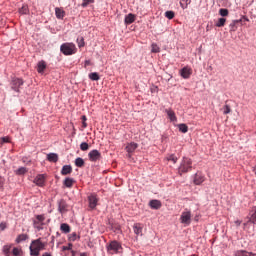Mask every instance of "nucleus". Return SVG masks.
Wrapping results in <instances>:
<instances>
[{"label":"nucleus","instance_id":"28","mask_svg":"<svg viewBox=\"0 0 256 256\" xmlns=\"http://www.w3.org/2000/svg\"><path fill=\"white\" fill-rule=\"evenodd\" d=\"M55 15L58 19H63L65 17V12L61 8H55Z\"/></svg>","mask_w":256,"mask_h":256},{"label":"nucleus","instance_id":"1","mask_svg":"<svg viewBox=\"0 0 256 256\" xmlns=\"http://www.w3.org/2000/svg\"><path fill=\"white\" fill-rule=\"evenodd\" d=\"M46 244L41 241V238L36 240H32L30 244V255L31 256H39L41 251L45 249Z\"/></svg>","mask_w":256,"mask_h":256},{"label":"nucleus","instance_id":"60","mask_svg":"<svg viewBox=\"0 0 256 256\" xmlns=\"http://www.w3.org/2000/svg\"><path fill=\"white\" fill-rule=\"evenodd\" d=\"M72 253H73L72 255L75 256V252H72Z\"/></svg>","mask_w":256,"mask_h":256},{"label":"nucleus","instance_id":"51","mask_svg":"<svg viewBox=\"0 0 256 256\" xmlns=\"http://www.w3.org/2000/svg\"><path fill=\"white\" fill-rule=\"evenodd\" d=\"M235 225H237V227H239L241 225V220H236Z\"/></svg>","mask_w":256,"mask_h":256},{"label":"nucleus","instance_id":"12","mask_svg":"<svg viewBox=\"0 0 256 256\" xmlns=\"http://www.w3.org/2000/svg\"><path fill=\"white\" fill-rule=\"evenodd\" d=\"M205 181V176L201 172H197L194 175V184L195 185H201Z\"/></svg>","mask_w":256,"mask_h":256},{"label":"nucleus","instance_id":"52","mask_svg":"<svg viewBox=\"0 0 256 256\" xmlns=\"http://www.w3.org/2000/svg\"><path fill=\"white\" fill-rule=\"evenodd\" d=\"M42 256H52V255L49 252H45L44 254H42Z\"/></svg>","mask_w":256,"mask_h":256},{"label":"nucleus","instance_id":"14","mask_svg":"<svg viewBox=\"0 0 256 256\" xmlns=\"http://www.w3.org/2000/svg\"><path fill=\"white\" fill-rule=\"evenodd\" d=\"M133 231L135 233V235H140L142 236L143 235V224L141 223H135L133 225Z\"/></svg>","mask_w":256,"mask_h":256},{"label":"nucleus","instance_id":"44","mask_svg":"<svg viewBox=\"0 0 256 256\" xmlns=\"http://www.w3.org/2000/svg\"><path fill=\"white\" fill-rule=\"evenodd\" d=\"M229 113H231V107H229V105H225L224 107H223V114L224 115H229Z\"/></svg>","mask_w":256,"mask_h":256},{"label":"nucleus","instance_id":"46","mask_svg":"<svg viewBox=\"0 0 256 256\" xmlns=\"http://www.w3.org/2000/svg\"><path fill=\"white\" fill-rule=\"evenodd\" d=\"M12 254H13L14 256H19V255H21V249H19V248H17V247L13 248Z\"/></svg>","mask_w":256,"mask_h":256},{"label":"nucleus","instance_id":"5","mask_svg":"<svg viewBox=\"0 0 256 256\" xmlns=\"http://www.w3.org/2000/svg\"><path fill=\"white\" fill-rule=\"evenodd\" d=\"M43 225H45V215L39 214L33 219V227L36 231H43Z\"/></svg>","mask_w":256,"mask_h":256},{"label":"nucleus","instance_id":"38","mask_svg":"<svg viewBox=\"0 0 256 256\" xmlns=\"http://www.w3.org/2000/svg\"><path fill=\"white\" fill-rule=\"evenodd\" d=\"M151 47H152L151 49L152 53H159V51H161V48H159V46L156 43H153Z\"/></svg>","mask_w":256,"mask_h":256},{"label":"nucleus","instance_id":"39","mask_svg":"<svg viewBox=\"0 0 256 256\" xmlns=\"http://www.w3.org/2000/svg\"><path fill=\"white\" fill-rule=\"evenodd\" d=\"M219 15H221V17H227V15H229V10H227L225 8H221L219 10Z\"/></svg>","mask_w":256,"mask_h":256},{"label":"nucleus","instance_id":"22","mask_svg":"<svg viewBox=\"0 0 256 256\" xmlns=\"http://www.w3.org/2000/svg\"><path fill=\"white\" fill-rule=\"evenodd\" d=\"M235 256H256V254L245 250H238L235 252Z\"/></svg>","mask_w":256,"mask_h":256},{"label":"nucleus","instance_id":"43","mask_svg":"<svg viewBox=\"0 0 256 256\" xmlns=\"http://www.w3.org/2000/svg\"><path fill=\"white\" fill-rule=\"evenodd\" d=\"M81 151H87L89 149V144L87 142H82L80 144Z\"/></svg>","mask_w":256,"mask_h":256},{"label":"nucleus","instance_id":"31","mask_svg":"<svg viewBox=\"0 0 256 256\" xmlns=\"http://www.w3.org/2000/svg\"><path fill=\"white\" fill-rule=\"evenodd\" d=\"M85 165V160L83 158L78 157L75 159V166L76 167H83Z\"/></svg>","mask_w":256,"mask_h":256},{"label":"nucleus","instance_id":"24","mask_svg":"<svg viewBox=\"0 0 256 256\" xmlns=\"http://www.w3.org/2000/svg\"><path fill=\"white\" fill-rule=\"evenodd\" d=\"M138 145L135 142H131L130 144H128L126 146V151L127 153H133V151H135V149H137Z\"/></svg>","mask_w":256,"mask_h":256},{"label":"nucleus","instance_id":"2","mask_svg":"<svg viewBox=\"0 0 256 256\" xmlns=\"http://www.w3.org/2000/svg\"><path fill=\"white\" fill-rule=\"evenodd\" d=\"M193 169V161L190 158L184 157L178 168V173L183 175V173H189Z\"/></svg>","mask_w":256,"mask_h":256},{"label":"nucleus","instance_id":"35","mask_svg":"<svg viewBox=\"0 0 256 256\" xmlns=\"http://www.w3.org/2000/svg\"><path fill=\"white\" fill-rule=\"evenodd\" d=\"M76 41L80 49L81 47H85V39L83 37H78Z\"/></svg>","mask_w":256,"mask_h":256},{"label":"nucleus","instance_id":"57","mask_svg":"<svg viewBox=\"0 0 256 256\" xmlns=\"http://www.w3.org/2000/svg\"><path fill=\"white\" fill-rule=\"evenodd\" d=\"M245 19V21H249V18H244Z\"/></svg>","mask_w":256,"mask_h":256},{"label":"nucleus","instance_id":"11","mask_svg":"<svg viewBox=\"0 0 256 256\" xmlns=\"http://www.w3.org/2000/svg\"><path fill=\"white\" fill-rule=\"evenodd\" d=\"M192 70L189 67H184L180 70V75L183 79H189L191 77Z\"/></svg>","mask_w":256,"mask_h":256},{"label":"nucleus","instance_id":"47","mask_svg":"<svg viewBox=\"0 0 256 256\" xmlns=\"http://www.w3.org/2000/svg\"><path fill=\"white\" fill-rule=\"evenodd\" d=\"M73 249V244H68L67 246L62 247V251H71Z\"/></svg>","mask_w":256,"mask_h":256},{"label":"nucleus","instance_id":"36","mask_svg":"<svg viewBox=\"0 0 256 256\" xmlns=\"http://www.w3.org/2000/svg\"><path fill=\"white\" fill-rule=\"evenodd\" d=\"M16 175H25L27 173V168L25 167H20L15 171Z\"/></svg>","mask_w":256,"mask_h":256},{"label":"nucleus","instance_id":"56","mask_svg":"<svg viewBox=\"0 0 256 256\" xmlns=\"http://www.w3.org/2000/svg\"><path fill=\"white\" fill-rule=\"evenodd\" d=\"M53 241H55V236H52V243H53Z\"/></svg>","mask_w":256,"mask_h":256},{"label":"nucleus","instance_id":"29","mask_svg":"<svg viewBox=\"0 0 256 256\" xmlns=\"http://www.w3.org/2000/svg\"><path fill=\"white\" fill-rule=\"evenodd\" d=\"M89 79L91 81H99V79H101V77L99 76V73L97 72H92L88 75Z\"/></svg>","mask_w":256,"mask_h":256},{"label":"nucleus","instance_id":"32","mask_svg":"<svg viewBox=\"0 0 256 256\" xmlns=\"http://www.w3.org/2000/svg\"><path fill=\"white\" fill-rule=\"evenodd\" d=\"M19 13H20V15H27V13H29V7L27 5H23L19 9Z\"/></svg>","mask_w":256,"mask_h":256},{"label":"nucleus","instance_id":"30","mask_svg":"<svg viewBox=\"0 0 256 256\" xmlns=\"http://www.w3.org/2000/svg\"><path fill=\"white\" fill-rule=\"evenodd\" d=\"M191 5V0H180V7L182 9H187Z\"/></svg>","mask_w":256,"mask_h":256},{"label":"nucleus","instance_id":"7","mask_svg":"<svg viewBox=\"0 0 256 256\" xmlns=\"http://www.w3.org/2000/svg\"><path fill=\"white\" fill-rule=\"evenodd\" d=\"M180 222L183 225H191V211L186 210V211L182 212V214L180 216Z\"/></svg>","mask_w":256,"mask_h":256},{"label":"nucleus","instance_id":"18","mask_svg":"<svg viewBox=\"0 0 256 256\" xmlns=\"http://www.w3.org/2000/svg\"><path fill=\"white\" fill-rule=\"evenodd\" d=\"M47 159L50 163H57V161H59V155H57V153H49Z\"/></svg>","mask_w":256,"mask_h":256},{"label":"nucleus","instance_id":"3","mask_svg":"<svg viewBox=\"0 0 256 256\" xmlns=\"http://www.w3.org/2000/svg\"><path fill=\"white\" fill-rule=\"evenodd\" d=\"M60 51L63 53V55H75L77 48L73 43H64L60 46Z\"/></svg>","mask_w":256,"mask_h":256},{"label":"nucleus","instance_id":"33","mask_svg":"<svg viewBox=\"0 0 256 256\" xmlns=\"http://www.w3.org/2000/svg\"><path fill=\"white\" fill-rule=\"evenodd\" d=\"M178 129L181 133H187L189 131V127L186 124H179Z\"/></svg>","mask_w":256,"mask_h":256},{"label":"nucleus","instance_id":"6","mask_svg":"<svg viewBox=\"0 0 256 256\" xmlns=\"http://www.w3.org/2000/svg\"><path fill=\"white\" fill-rule=\"evenodd\" d=\"M99 203V198H97V194L92 193L88 195V207L90 209H95Z\"/></svg>","mask_w":256,"mask_h":256},{"label":"nucleus","instance_id":"8","mask_svg":"<svg viewBox=\"0 0 256 256\" xmlns=\"http://www.w3.org/2000/svg\"><path fill=\"white\" fill-rule=\"evenodd\" d=\"M23 79L21 78H12L11 80V89L16 93H19V87L23 85Z\"/></svg>","mask_w":256,"mask_h":256},{"label":"nucleus","instance_id":"16","mask_svg":"<svg viewBox=\"0 0 256 256\" xmlns=\"http://www.w3.org/2000/svg\"><path fill=\"white\" fill-rule=\"evenodd\" d=\"M249 223L256 225V206H254L250 211Z\"/></svg>","mask_w":256,"mask_h":256},{"label":"nucleus","instance_id":"15","mask_svg":"<svg viewBox=\"0 0 256 256\" xmlns=\"http://www.w3.org/2000/svg\"><path fill=\"white\" fill-rule=\"evenodd\" d=\"M73 173V167L71 165H64L61 170V175H71Z\"/></svg>","mask_w":256,"mask_h":256},{"label":"nucleus","instance_id":"19","mask_svg":"<svg viewBox=\"0 0 256 256\" xmlns=\"http://www.w3.org/2000/svg\"><path fill=\"white\" fill-rule=\"evenodd\" d=\"M165 113L168 115V119H170V121L175 122L177 121V116H175V112L171 109H166Z\"/></svg>","mask_w":256,"mask_h":256},{"label":"nucleus","instance_id":"53","mask_svg":"<svg viewBox=\"0 0 256 256\" xmlns=\"http://www.w3.org/2000/svg\"><path fill=\"white\" fill-rule=\"evenodd\" d=\"M82 121H87V116H82Z\"/></svg>","mask_w":256,"mask_h":256},{"label":"nucleus","instance_id":"9","mask_svg":"<svg viewBox=\"0 0 256 256\" xmlns=\"http://www.w3.org/2000/svg\"><path fill=\"white\" fill-rule=\"evenodd\" d=\"M88 157H89L90 161L95 163L96 161H99V159H101V152H99V150H97V149L91 150L88 153Z\"/></svg>","mask_w":256,"mask_h":256},{"label":"nucleus","instance_id":"25","mask_svg":"<svg viewBox=\"0 0 256 256\" xmlns=\"http://www.w3.org/2000/svg\"><path fill=\"white\" fill-rule=\"evenodd\" d=\"M45 69H47V64L45 63V61H40L38 62V67H37V71L38 73H43V71H45Z\"/></svg>","mask_w":256,"mask_h":256},{"label":"nucleus","instance_id":"21","mask_svg":"<svg viewBox=\"0 0 256 256\" xmlns=\"http://www.w3.org/2000/svg\"><path fill=\"white\" fill-rule=\"evenodd\" d=\"M73 183H75V179L67 177L65 178L63 185L64 187L71 189V187H73Z\"/></svg>","mask_w":256,"mask_h":256},{"label":"nucleus","instance_id":"20","mask_svg":"<svg viewBox=\"0 0 256 256\" xmlns=\"http://www.w3.org/2000/svg\"><path fill=\"white\" fill-rule=\"evenodd\" d=\"M60 231L62 233H65V235H67V233H71V226H69V224L67 223H62L60 225Z\"/></svg>","mask_w":256,"mask_h":256},{"label":"nucleus","instance_id":"34","mask_svg":"<svg viewBox=\"0 0 256 256\" xmlns=\"http://www.w3.org/2000/svg\"><path fill=\"white\" fill-rule=\"evenodd\" d=\"M227 22V19L225 18H219L217 23L215 24L217 27H224L225 23Z\"/></svg>","mask_w":256,"mask_h":256},{"label":"nucleus","instance_id":"42","mask_svg":"<svg viewBox=\"0 0 256 256\" xmlns=\"http://www.w3.org/2000/svg\"><path fill=\"white\" fill-rule=\"evenodd\" d=\"M165 17L167 19H173L175 17V12H173V11H166L165 12Z\"/></svg>","mask_w":256,"mask_h":256},{"label":"nucleus","instance_id":"48","mask_svg":"<svg viewBox=\"0 0 256 256\" xmlns=\"http://www.w3.org/2000/svg\"><path fill=\"white\" fill-rule=\"evenodd\" d=\"M6 228L7 225H5V223H0V231H5Z\"/></svg>","mask_w":256,"mask_h":256},{"label":"nucleus","instance_id":"40","mask_svg":"<svg viewBox=\"0 0 256 256\" xmlns=\"http://www.w3.org/2000/svg\"><path fill=\"white\" fill-rule=\"evenodd\" d=\"M178 160L179 158H177V156H175L174 154H171L167 157V161H172L173 163H177Z\"/></svg>","mask_w":256,"mask_h":256},{"label":"nucleus","instance_id":"49","mask_svg":"<svg viewBox=\"0 0 256 256\" xmlns=\"http://www.w3.org/2000/svg\"><path fill=\"white\" fill-rule=\"evenodd\" d=\"M3 185H4L3 178H0V189H3Z\"/></svg>","mask_w":256,"mask_h":256},{"label":"nucleus","instance_id":"37","mask_svg":"<svg viewBox=\"0 0 256 256\" xmlns=\"http://www.w3.org/2000/svg\"><path fill=\"white\" fill-rule=\"evenodd\" d=\"M3 253H4V255L9 256L11 253V245L3 246Z\"/></svg>","mask_w":256,"mask_h":256},{"label":"nucleus","instance_id":"23","mask_svg":"<svg viewBox=\"0 0 256 256\" xmlns=\"http://www.w3.org/2000/svg\"><path fill=\"white\" fill-rule=\"evenodd\" d=\"M149 205L151 209H161V201L159 200H151Z\"/></svg>","mask_w":256,"mask_h":256},{"label":"nucleus","instance_id":"50","mask_svg":"<svg viewBox=\"0 0 256 256\" xmlns=\"http://www.w3.org/2000/svg\"><path fill=\"white\" fill-rule=\"evenodd\" d=\"M3 143H9V138H2Z\"/></svg>","mask_w":256,"mask_h":256},{"label":"nucleus","instance_id":"54","mask_svg":"<svg viewBox=\"0 0 256 256\" xmlns=\"http://www.w3.org/2000/svg\"><path fill=\"white\" fill-rule=\"evenodd\" d=\"M80 256H87V253H85V252L80 253Z\"/></svg>","mask_w":256,"mask_h":256},{"label":"nucleus","instance_id":"13","mask_svg":"<svg viewBox=\"0 0 256 256\" xmlns=\"http://www.w3.org/2000/svg\"><path fill=\"white\" fill-rule=\"evenodd\" d=\"M58 211L63 214L67 211V202L64 199L58 201Z\"/></svg>","mask_w":256,"mask_h":256},{"label":"nucleus","instance_id":"17","mask_svg":"<svg viewBox=\"0 0 256 256\" xmlns=\"http://www.w3.org/2000/svg\"><path fill=\"white\" fill-rule=\"evenodd\" d=\"M135 22V15L130 13L128 15L125 16V19H124V23L126 25H131V23H134Z\"/></svg>","mask_w":256,"mask_h":256},{"label":"nucleus","instance_id":"4","mask_svg":"<svg viewBox=\"0 0 256 256\" xmlns=\"http://www.w3.org/2000/svg\"><path fill=\"white\" fill-rule=\"evenodd\" d=\"M120 249H123V247L117 240L110 241L109 244L106 245V251L110 254H117L119 253Z\"/></svg>","mask_w":256,"mask_h":256},{"label":"nucleus","instance_id":"41","mask_svg":"<svg viewBox=\"0 0 256 256\" xmlns=\"http://www.w3.org/2000/svg\"><path fill=\"white\" fill-rule=\"evenodd\" d=\"M91 3H95V0H83L81 7L85 8L88 5H91Z\"/></svg>","mask_w":256,"mask_h":256},{"label":"nucleus","instance_id":"26","mask_svg":"<svg viewBox=\"0 0 256 256\" xmlns=\"http://www.w3.org/2000/svg\"><path fill=\"white\" fill-rule=\"evenodd\" d=\"M29 239V235L27 234H19L16 238V243H23V241H27Z\"/></svg>","mask_w":256,"mask_h":256},{"label":"nucleus","instance_id":"55","mask_svg":"<svg viewBox=\"0 0 256 256\" xmlns=\"http://www.w3.org/2000/svg\"><path fill=\"white\" fill-rule=\"evenodd\" d=\"M83 127L84 128L87 127V123L83 122Z\"/></svg>","mask_w":256,"mask_h":256},{"label":"nucleus","instance_id":"59","mask_svg":"<svg viewBox=\"0 0 256 256\" xmlns=\"http://www.w3.org/2000/svg\"><path fill=\"white\" fill-rule=\"evenodd\" d=\"M57 236L61 235L59 232L56 233Z\"/></svg>","mask_w":256,"mask_h":256},{"label":"nucleus","instance_id":"10","mask_svg":"<svg viewBox=\"0 0 256 256\" xmlns=\"http://www.w3.org/2000/svg\"><path fill=\"white\" fill-rule=\"evenodd\" d=\"M34 183H35V185H37L38 187H44V186H45V174H38V175L34 178Z\"/></svg>","mask_w":256,"mask_h":256},{"label":"nucleus","instance_id":"45","mask_svg":"<svg viewBox=\"0 0 256 256\" xmlns=\"http://www.w3.org/2000/svg\"><path fill=\"white\" fill-rule=\"evenodd\" d=\"M77 239H80L79 236H77V233L73 232L70 236H69V241H77Z\"/></svg>","mask_w":256,"mask_h":256},{"label":"nucleus","instance_id":"27","mask_svg":"<svg viewBox=\"0 0 256 256\" xmlns=\"http://www.w3.org/2000/svg\"><path fill=\"white\" fill-rule=\"evenodd\" d=\"M242 19L239 20H233L230 25H229V29L230 31H237V24L241 23Z\"/></svg>","mask_w":256,"mask_h":256},{"label":"nucleus","instance_id":"58","mask_svg":"<svg viewBox=\"0 0 256 256\" xmlns=\"http://www.w3.org/2000/svg\"><path fill=\"white\" fill-rule=\"evenodd\" d=\"M85 63H86V65H89V61H86Z\"/></svg>","mask_w":256,"mask_h":256}]
</instances>
